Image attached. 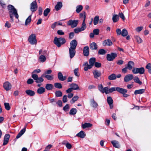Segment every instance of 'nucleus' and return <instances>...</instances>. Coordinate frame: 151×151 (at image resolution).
<instances>
[{
    "instance_id": "obj_29",
    "label": "nucleus",
    "mask_w": 151,
    "mask_h": 151,
    "mask_svg": "<svg viewBox=\"0 0 151 151\" xmlns=\"http://www.w3.org/2000/svg\"><path fill=\"white\" fill-rule=\"evenodd\" d=\"M45 88L42 87L39 88L37 90V92L38 94H42L45 92Z\"/></svg>"
},
{
    "instance_id": "obj_3",
    "label": "nucleus",
    "mask_w": 151,
    "mask_h": 151,
    "mask_svg": "<svg viewBox=\"0 0 151 151\" xmlns=\"http://www.w3.org/2000/svg\"><path fill=\"white\" fill-rule=\"evenodd\" d=\"M28 41L32 45H36L37 44V40L36 39V36L35 34H32L28 38Z\"/></svg>"
},
{
    "instance_id": "obj_52",
    "label": "nucleus",
    "mask_w": 151,
    "mask_h": 151,
    "mask_svg": "<svg viewBox=\"0 0 151 151\" xmlns=\"http://www.w3.org/2000/svg\"><path fill=\"white\" fill-rule=\"evenodd\" d=\"M135 38L138 43H140L142 42V40L139 37L137 36L135 37Z\"/></svg>"
},
{
    "instance_id": "obj_56",
    "label": "nucleus",
    "mask_w": 151,
    "mask_h": 151,
    "mask_svg": "<svg viewBox=\"0 0 151 151\" xmlns=\"http://www.w3.org/2000/svg\"><path fill=\"white\" fill-rule=\"evenodd\" d=\"M99 30L98 29H95L93 30V32L94 33V35H98L99 34Z\"/></svg>"
},
{
    "instance_id": "obj_14",
    "label": "nucleus",
    "mask_w": 151,
    "mask_h": 151,
    "mask_svg": "<svg viewBox=\"0 0 151 151\" xmlns=\"http://www.w3.org/2000/svg\"><path fill=\"white\" fill-rule=\"evenodd\" d=\"M83 54L85 56H88L89 54V49L88 46H85L83 49Z\"/></svg>"
},
{
    "instance_id": "obj_4",
    "label": "nucleus",
    "mask_w": 151,
    "mask_h": 151,
    "mask_svg": "<svg viewBox=\"0 0 151 151\" xmlns=\"http://www.w3.org/2000/svg\"><path fill=\"white\" fill-rule=\"evenodd\" d=\"M132 72L134 74L139 73L140 74H142L144 73L145 69L143 67L133 68Z\"/></svg>"
},
{
    "instance_id": "obj_44",
    "label": "nucleus",
    "mask_w": 151,
    "mask_h": 151,
    "mask_svg": "<svg viewBox=\"0 0 151 151\" xmlns=\"http://www.w3.org/2000/svg\"><path fill=\"white\" fill-rule=\"evenodd\" d=\"M50 9L48 8L46 9L44 12L43 14L45 17H46L48 15V13L50 12Z\"/></svg>"
},
{
    "instance_id": "obj_38",
    "label": "nucleus",
    "mask_w": 151,
    "mask_h": 151,
    "mask_svg": "<svg viewBox=\"0 0 151 151\" xmlns=\"http://www.w3.org/2000/svg\"><path fill=\"white\" fill-rule=\"evenodd\" d=\"M31 16L32 15H30L26 19L25 23L26 25H27L30 22L31 20Z\"/></svg>"
},
{
    "instance_id": "obj_11",
    "label": "nucleus",
    "mask_w": 151,
    "mask_h": 151,
    "mask_svg": "<svg viewBox=\"0 0 151 151\" xmlns=\"http://www.w3.org/2000/svg\"><path fill=\"white\" fill-rule=\"evenodd\" d=\"M76 49L72 48H69V53L70 58L71 59L75 55L76 53Z\"/></svg>"
},
{
    "instance_id": "obj_31",
    "label": "nucleus",
    "mask_w": 151,
    "mask_h": 151,
    "mask_svg": "<svg viewBox=\"0 0 151 151\" xmlns=\"http://www.w3.org/2000/svg\"><path fill=\"white\" fill-rule=\"evenodd\" d=\"M92 126V124L89 123H85L82 124V127L83 129L90 127Z\"/></svg>"
},
{
    "instance_id": "obj_34",
    "label": "nucleus",
    "mask_w": 151,
    "mask_h": 151,
    "mask_svg": "<svg viewBox=\"0 0 151 151\" xmlns=\"http://www.w3.org/2000/svg\"><path fill=\"white\" fill-rule=\"evenodd\" d=\"M116 78V74L113 73L108 77V79L110 80H115Z\"/></svg>"
},
{
    "instance_id": "obj_50",
    "label": "nucleus",
    "mask_w": 151,
    "mask_h": 151,
    "mask_svg": "<svg viewBox=\"0 0 151 151\" xmlns=\"http://www.w3.org/2000/svg\"><path fill=\"white\" fill-rule=\"evenodd\" d=\"M4 106L5 109L7 110H9L10 109V107L9 106V104L8 103H4Z\"/></svg>"
},
{
    "instance_id": "obj_13",
    "label": "nucleus",
    "mask_w": 151,
    "mask_h": 151,
    "mask_svg": "<svg viewBox=\"0 0 151 151\" xmlns=\"http://www.w3.org/2000/svg\"><path fill=\"white\" fill-rule=\"evenodd\" d=\"M93 73L94 78L96 79H97L98 78L100 77L101 75V72L97 70H93Z\"/></svg>"
},
{
    "instance_id": "obj_16",
    "label": "nucleus",
    "mask_w": 151,
    "mask_h": 151,
    "mask_svg": "<svg viewBox=\"0 0 151 151\" xmlns=\"http://www.w3.org/2000/svg\"><path fill=\"white\" fill-rule=\"evenodd\" d=\"M134 78L132 74H129L126 75L124 78V81L125 82H128L132 80Z\"/></svg>"
},
{
    "instance_id": "obj_10",
    "label": "nucleus",
    "mask_w": 151,
    "mask_h": 151,
    "mask_svg": "<svg viewBox=\"0 0 151 151\" xmlns=\"http://www.w3.org/2000/svg\"><path fill=\"white\" fill-rule=\"evenodd\" d=\"M3 87L6 91H9L11 89L12 86L9 82L6 81L4 83Z\"/></svg>"
},
{
    "instance_id": "obj_57",
    "label": "nucleus",
    "mask_w": 151,
    "mask_h": 151,
    "mask_svg": "<svg viewBox=\"0 0 151 151\" xmlns=\"http://www.w3.org/2000/svg\"><path fill=\"white\" fill-rule=\"evenodd\" d=\"M62 100L63 103H65L67 101L68 99L66 95H65L63 96Z\"/></svg>"
},
{
    "instance_id": "obj_39",
    "label": "nucleus",
    "mask_w": 151,
    "mask_h": 151,
    "mask_svg": "<svg viewBox=\"0 0 151 151\" xmlns=\"http://www.w3.org/2000/svg\"><path fill=\"white\" fill-rule=\"evenodd\" d=\"M46 58L44 55H40L39 58V60L41 62H44L46 60Z\"/></svg>"
},
{
    "instance_id": "obj_60",
    "label": "nucleus",
    "mask_w": 151,
    "mask_h": 151,
    "mask_svg": "<svg viewBox=\"0 0 151 151\" xmlns=\"http://www.w3.org/2000/svg\"><path fill=\"white\" fill-rule=\"evenodd\" d=\"M33 82L34 81L31 78L29 79L27 81V83L29 84H32Z\"/></svg>"
},
{
    "instance_id": "obj_9",
    "label": "nucleus",
    "mask_w": 151,
    "mask_h": 151,
    "mask_svg": "<svg viewBox=\"0 0 151 151\" xmlns=\"http://www.w3.org/2000/svg\"><path fill=\"white\" fill-rule=\"evenodd\" d=\"M117 56V54L116 53L112 52L111 54H107L106 55L107 59L109 61H112Z\"/></svg>"
},
{
    "instance_id": "obj_37",
    "label": "nucleus",
    "mask_w": 151,
    "mask_h": 151,
    "mask_svg": "<svg viewBox=\"0 0 151 151\" xmlns=\"http://www.w3.org/2000/svg\"><path fill=\"white\" fill-rule=\"evenodd\" d=\"M77 112L76 109L74 108H72L70 111L69 114L70 115H74L76 114Z\"/></svg>"
},
{
    "instance_id": "obj_22",
    "label": "nucleus",
    "mask_w": 151,
    "mask_h": 151,
    "mask_svg": "<svg viewBox=\"0 0 151 151\" xmlns=\"http://www.w3.org/2000/svg\"><path fill=\"white\" fill-rule=\"evenodd\" d=\"M103 44L104 46L108 45L110 46L112 45V42L111 40L108 39L104 40L103 42Z\"/></svg>"
},
{
    "instance_id": "obj_64",
    "label": "nucleus",
    "mask_w": 151,
    "mask_h": 151,
    "mask_svg": "<svg viewBox=\"0 0 151 151\" xmlns=\"http://www.w3.org/2000/svg\"><path fill=\"white\" fill-rule=\"evenodd\" d=\"M104 92L106 94L109 93V89L107 87H105L104 89Z\"/></svg>"
},
{
    "instance_id": "obj_59",
    "label": "nucleus",
    "mask_w": 151,
    "mask_h": 151,
    "mask_svg": "<svg viewBox=\"0 0 151 151\" xmlns=\"http://www.w3.org/2000/svg\"><path fill=\"white\" fill-rule=\"evenodd\" d=\"M117 87H112L109 89V93H112V92L116 91Z\"/></svg>"
},
{
    "instance_id": "obj_48",
    "label": "nucleus",
    "mask_w": 151,
    "mask_h": 151,
    "mask_svg": "<svg viewBox=\"0 0 151 151\" xmlns=\"http://www.w3.org/2000/svg\"><path fill=\"white\" fill-rule=\"evenodd\" d=\"M107 101L108 104H113V100L112 98L110 96H109L107 97Z\"/></svg>"
},
{
    "instance_id": "obj_45",
    "label": "nucleus",
    "mask_w": 151,
    "mask_h": 151,
    "mask_svg": "<svg viewBox=\"0 0 151 151\" xmlns=\"http://www.w3.org/2000/svg\"><path fill=\"white\" fill-rule=\"evenodd\" d=\"M55 93V96L57 97H61L63 95L62 92L60 91H56Z\"/></svg>"
},
{
    "instance_id": "obj_47",
    "label": "nucleus",
    "mask_w": 151,
    "mask_h": 151,
    "mask_svg": "<svg viewBox=\"0 0 151 151\" xmlns=\"http://www.w3.org/2000/svg\"><path fill=\"white\" fill-rule=\"evenodd\" d=\"M98 89L102 93H104V88L103 87V86L102 84H99L98 86Z\"/></svg>"
},
{
    "instance_id": "obj_20",
    "label": "nucleus",
    "mask_w": 151,
    "mask_h": 151,
    "mask_svg": "<svg viewBox=\"0 0 151 151\" xmlns=\"http://www.w3.org/2000/svg\"><path fill=\"white\" fill-rule=\"evenodd\" d=\"M26 126L24 127V128L22 129L20 131L18 134L16 136V138L17 139L20 137L26 131Z\"/></svg>"
},
{
    "instance_id": "obj_49",
    "label": "nucleus",
    "mask_w": 151,
    "mask_h": 151,
    "mask_svg": "<svg viewBox=\"0 0 151 151\" xmlns=\"http://www.w3.org/2000/svg\"><path fill=\"white\" fill-rule=\"evenodd\" d=\"M78 98L77 96H75L71 100L70 103L71 104L73 103L78 99Z\"/></svg>"
},
{
    "instance_id": "obj_28",
    "label": "nucleus",
    "mask_w": 151,
    "mask_h": 151,
    "mask_svg": "<svg viewBox=\"0 0 151 151\" xmlns=\"http://www.w3.org/2000/svg\"><path fill=\"white\" fill-rule=\"evenodd\" d=\"M70 86L72 88L73 90H79V88L78 86L75 83H72L70 85Z\"/></svg>"
},
{
    "instance_id": "obj_5",
    "label": "nucleus",
    "mask_w": 151,
    "mask_h": 151,
    "mask_svg": "<svg viewBox=\"0 0 151 151\" xmlns=\"http://www.w3.org/2000/svg\"><path fill=\"white\" fill-rule=\"evenodd\" d=\"M116 91L119 93L122 94L123 95V96L124 97L126 98L129 96V95L126 94V93L127 92V91L125 89L117 87H116Z\"/></svg>"
},
{
    "instance_id": "obj_21",
    "label": "nucleus",
    "mask_w": 151,
    "mask_h": 151,
    "mask_svg": "<svg viewBox=\"0 0 151 151\" xmlns=\"http://www.w3.org/2000/svg\"><path fill=\"white\" fill-rule=\"evenodd\" d=\"M89 47L91 50H96L98 48V45L95 42H93L90 44Z\"/></svg>"
},
{
    "instance_id": "obj_63",
    "label": "nucleus",
    "mask_w": 151,
    "mask_h": 151,
    "mask_svg": "<svg viewBox=\"0 0 151 151\" xmlns=\"http://www.w3.org/2000/svg\"><path fill=\"white\" fill-rule=\"evenodd\" d=\"M65 146L66 148L68 149H71L72 147V146L71 144L68 142L67 143Z\"/></svg>"
},
{
    "instance_id": "obj_24",
    "label": "nucleus",
    "mask_w": 151,
    "mask_h": 151,
    "mask_svg": "<svg viewBox=\"0 0 151 151\" xmlns=\"http://www.w3.org/2000/svg\"><path fill=\"white\" fill-rule=\"evenodd\" d=\"M25 92L27 95L30 96H33L35 94L34 91L29 89L26 90Z\"/></svg>"
},
{
    "instance_id": "obj_40",
    "label": "nucleus",
    "mask_w": 151,
    "mask_h": 151,
    "mask_svg": "<svg viewBox=\"0 0 151 151\" xmlns=\"http://www.w3.org/2000/svg\"><path fill=\"white\" fill-rule=\"evenodd\" d=\"M106 53V51L103 49H100L98 52V54L99 55H104Z\"/></svg>"
},
{
    "instance_id": "obj_17",
    "label": "nucleus",
    "mask_w": 151,
    "mask_h": 151,
    "mask_svg": "<svg viewBox=\"0 0 151 151\" xmlns=\"http://www.w3.org/2000/svg\"><path fill=\"white\" fill-rule=\"evenodd\" d=\"M96 61V59L95 58H92L89 60V67L90 68H92L94 65Z\"/></svg>"
},
{
    "instance_id": "obj_12",
    "label": "nucleus",
    "mask_w": 151,
    "mask_h": 151,
    "mask_svg": "<svg viewBox=\"0 0 151 151\" xmlns=\"http://www.w3.org/2000/svg\"><path fill=\"white\" fill-rule=\"evenodd\" d=\"M77 45V42L76 40H73L71 41L70 43V47L69 48L76 49Z\"/></svg>"
},
{
    "instance_id": "obj_1",
    "label": "nucleus",
    "mask_w": 151,
    "mask_h": 151,
    "mask_svg": "<svg viewBox=\"0 0 151 151\" xmlns=\"http://www.w3.org/2000/svg\"><path fill=\"white\" fill-rule=\"evenodd\" d=\"M7 9L10 18L11 19L12 22L13 21V16L16 19H18L19 16L18 14L17 10L14 8V6L12 5L9 4L7 6Z\"/></svg>"
},
{
    "instance_id": "obj_55",
    "label": "nucleus",
    "mask_w": 151,
    "mask_h": 151,
    "mask_svg": "<svg viewBox=\"0 0 151 151\" xmlns=\"http://www.w3.org/2000/svg\"><path fill=\"white\" fill-rule=\"evenodd\" d=\"M82 30H81L80 28H77L74 29V32L76 33H77L79 32L82 31Z\"/></svg>"
},
{
    "instance_id": "obj_43",
    "label": "nucleus",
    "mask_w": 151,
    "mask_h": 151,
    "mask_svg": "<svg viewBox=\"0 0 151 151\" xmlns=\"http://www.w3.org/2000/svg\"><path fill=\"white\" fill-rule=\"evenodd\" d=\"M128 35V32L127 30L125 29H123L122 31L121 35L123 37H125Z\"/></svg>"
},
{
    "instance_id": "obj_41",
    "label": "nucleus",
    "mask_w": 151,
    "mask_h": 151,
    "mask_svg": "<svg viewBox=\"0 0 151 151\" xmlns=\"http://www.w3.org/2000/svg\"><path fill=\"white\" fill-rule=\"evenodd\" d=\"M76 11L77 13H79L83 9V6L81 5H78L76 6Z\"/></svg>"
},
{
    "instance_id": "obj_7",
    "label": "nucleus",
    "mask_w": 151,
    "mask_h": 151,
    "mask_svg": "<svg viewBox=\"0 0 151 151\" xmlns=\"http://www.w3.org/2000/svg\"><path fill=\"white\" fill-rule=\"evenodd\" d=\"M78 23V20H73L70 19L67 22L68 25L71 26L72 28H73L76 27Z\"/></svg>"
},
{
    "instance_id": "obj_61",
    "label": "nucleus",
    "mask_w": 151,
    "mask_h": 151,
    "mask_svg": "<svg viewBox=\"0 0 151 151\" xmlns=\"http://www.w3.org/2000/svg\"><path fill=\"white\" fill-rule=\"evenodd\" d=\"M96 68H99L101 67V64L100 63L96 62L94 64Z\"/></svg>"
},
{
    "instance_id": "obj_19",
    "label": "nucleus",
    "mask_w": 151,
    "mask_h": 151,
    "mask_svg": "<svg viewBox=\"0 0 151 151\" xmlns=\"http://www.w3.org/2000/svg\"><path fill=\"white\" fill-rule=\"evenodd\" d=\"M134 63L132 61H129L126 67L129 70H131L133 68V67L134 66Z\"/></svg>"
},
{
    "instance_id": "obj_32",
    "label": "nucleus",
    "mask_w": 151,
    "mask_h": 151,
    "mask_svg": "<svg viewBox=\"0 0 151 151\" xmlns=\"http://www.w3.org/2000/svg\"><path fill=\"white\" fill-rule=\"evenodd\" d=\"M145 91V89H140L138 90H136L134 92V94L137 95L138 94H141L143 93Z\"/></svg>"
},
{
    "instance_id": "obj_15",
    "label": "nucleus",
    "mask_w": 151,
    "mask_h": 151,
    "mask_svg": "<svg viewBox=\"0 0 151 151\" xmlns=\"http://www.w3.org/2000/svg\"><path fill=\"white\" fill-rule=\"evenodd\" d=\"M10 137V135L9 134H7L5 135L3 144V145H5L8 143Z\"/></svg>"
},
{
    "instance_id": "obj_18",
    "label": "nucleus",
    "mask_w": 151,
    "mask_h": 151,
    "mask_svg": "<svg viewBox=\"0 0 151 151\" xmlns=\"http://www.w3.org/2000/svg\"><path fill=\"white\" fill-rule=\"evenodd\" d=\"M84 19L82 22L81 27L80 28L82 31L84 30L86 28V25L85 23V19L86 16L85 15V12H84Z\"/></svg>"
},
{
    "instance_id": "obj_42",
    "label": "nucleus",
    "mask_w": 151,
    "mask_h": 151,
    "mask_svg": "<svg viewBox=\"0 0 151 151\" xmlns=\"http://www.w3.org/2000/svg\"><path fill=\"white\" fill-rule=\"evenodd\" d=\"M134 80L135 83H138L139 85L142 84V82L141 81L138 77L136 76L134 79Z\"/></svg>"
},
{
    "instance_id": "obj_2",
    "label": "nucleus",
    "mask_w": 151,
    "mask_h": 151,
    "mask_svg": "<svg viewBox=\"0 0 151 151\" xmlns=\"http://www.w3.org/2000/svg\"><path fill=\"white\" fill-rule=\"evenodd\" d=\"M66 42L65 39L62 37L58 38L55 37L54 38L53 42L58 47H60L61 45L64 44Z\"/></svg>"
},
{
    "instance_id": "obj_30",
    "label": "nucleus",
    "mask_w": 151,
    "mask_h": 151,
    "mask_svg": "<svg viewBox=\"0 0 151 151\" xmlns=\"http://www.w3.org/2000/svg\"><path fill=\"white\" fill-rule=\"evenodd\" d=\"M91 104L92 106L94 108H96L98 106V104L94 101L93 99L90 100Z\"/></svg>"
},
{
    "instance_id": "obj_62",
    "label": "nucleus",
    "mask_w": 151,
    "mask_h": 151,
    "mask_svg": "<svg viewBox=\"0 0 151 151\" xmlns=\"http://www.w3.org/2000/svg\"><path fill=\"white\" fill-rule=\"evenodd\" d=\"M74 36V33L73 32H71L69 34V38L70 39H72L73 38Z\"/></svg>"
},
{
    "instance_id": "obj_8",
    "label": "nucleus",
    "mask_w": 151,
    "mask_h": 151,
    "mask_svg": "<svg viewBox=\"0 0 151 151\" xmlns=\"http://www.w3.org/2000/svg\"><path fill=\"white\" fill-rule=\"evenodd\" d=\"M37 9V5L36 1H33L30 4V10L32 13L36 11Z\"/></svg>"
},
{
    "instance_id": "obj_51",
    "label": "nucleus",
    "mask_w": 151,
    "mask_h": 151,
    "mask_svg": "<svg viewBox=\"0 0 151 151\" xmlns=\"http://www.w3.org/2000/svg\"><path fill=\"white\" fill-rule=\"evenodd\" d=\"M78 68H76L74 70V73L75 75L78 77H79L80 76V74L78 72Z\"/></svg>"
},
{
    "instance_id": "obj_36",
    "label": "nucleus",
    "mask_w": 151,
    "mask_h": 151,
    "mask_svg": "<svg viewBox=\"0 0 151 151\" xmlns=\"http://www.w3.org/2000/svg\"><path fill=\"white\" fill-rule=\"evenodd\" d=\"M119 19V16L118 15H114L112 17V20L114 22H117Z\"/></svg>"
},
{
    "instance_id": "obj_46",
    "label": "nucleus",
    "mask_w": 151,
    "mask_h": 151,
    "mask_svg": "<svg viewBox=\"0 0 151 151\" xmlns=\"http://www.w3.org/2000/svg\"><path fill=\"white\" fill-rule=\"evenodd\" d=\"M54 86L56 88L59 89L61 88H62V84L59 83H54Z\"/></svg>"
},
{
    "instance_id": "obj_35",
    "label": "nucleus",
    "mask_w": 151,
    "mask_h": 151,
    "mask_svg": "<svg viewBox=\"0 0 151 151\" xmlns=\"http://www.w3.org/2000/svg\"><path fill=\"white\" fill-rule=\"evenodd\" d=\"M45 88L49 90L52 89L53 88V86L51 84H47L45 86Z\"/></svg>"
},
{
    "instance_id": "obj_53",
    "label": "nucleus",
    "mask_w": 151,
    "mask_h": 151,
    "mask_svg": "<svg viewBox=\"0 0 151 151\" xmlns=\"http://www.w3.org/2000/svg\"><path fill=\"white\" fill-rule=\"evenodd\" d=\"M45 77L47 80H52L53 79V76L46 75L45 76Z\"/></svg>"
},
{
    "instance_id": "obj_25",
    "label": "nucleus",
    "mask_w": 151,
    "mask_h": 151,
    "mask_svg": "<svg viewBox=\"0 0 151 151\" xmlns=\"http://www.w3.org/2000/svg\"><path fill=\"white\" fill-rule=\"evenodd\" d=\"M111 143L113 146L116 148H119L120 147V145L118 141L113 140L111 142Z\"/></svg>"
},
{
    "instance_id": "obj_33",
    "label": "nucleus",
    "mask_w": 151,
    "mask_h": 151,
    "mask_svg": "<svg viewBox=\"0 0 151 151\" xmlns=\"http://www.w3.org/2000/svg\"><path fill=\"white\" fill-rule=\"evenodd\" d=\"M99 20V17L98 16H96L94 18L93 22L94 25L97 24Z\"/></svg>"
},
{
    "instance_id": "obj_27",
    "label": "nucleus",
    "mask_w": 151,
    "mask_h": 151,
    "mask_svg": "<svg viewBox=\"0 0 151 151\" xmlns=\"http://www.w3.org/2000/svg\"><path fill=\"white\" fill-rule=\"evenodd\" d=\"M85 132L83 131H81L76 134V136L81 138H84L86 136Z\"/></svg>"
},
{
    "instance_id": "obj_6",
    "label": "nucleus",
    "mask_w": 151,
    "mask_h": 151,
    "mask_svg": "<svg viewBox=\"0 0 151 151\" xmlns=\"http://www.w3.org/2000/svg\"><path fill=\"white\" fill-rule=\"evenodd\" d=\"M31 77L35 81V82L37 83H41L44 81V79L42 77H38V75L36 74H32Z\"/></svg>"
},
{
    "instance_id": "obj_23",
    "label": "nucleus",
    "mask_w": 151,
    "mask_h": 151,
    "mask_svg": "<svg viewBox=\"0 0 151 151\" xmlns=\"http://www.w3.org/2000/svg\"><path fill=\"white\" fill-rule=\"evenodd\" d=\"M58 79L61 81H64L66 79V77L65 76H63V75L61 72H59L58 73Z\"/></svg>"
},
{
    "instance_id": "obj_54",
    "label": "nucleus",
    "mask_w": 151,
    "mask_h": 151,
    "mask_svg": "<svg viewBox=\"0 0 151 151\" xmlns=\"http://www.w3.org/2000/svg\"><path fill=\"white\" fill-rule=\"evenodd\" d=\"M69 106L68 104H66L65 106L63 107V110L65 111H67L69 110Z\"/></svg>"
},
{
    "instance_id": "obj_58",
    "label": "nucleus",
    "mask_w": 151,
    "mask_h": 151,
    "mask_svg": "<svg viewBox=\"0 0 151 151\" xmlns=\"http://www.w3.org/2000/svg\"><path fill=\"white\" fill-rule=\"evenodd\" d=\"M119 15L120 17L123 20H124L125 19V17L124 15L122 12L119 13Z\"/></svg>"
},
{
    "instance_id": "obj_26",
    "label": "nucleus",
    "mask_w": 151,
    "mask_h": 151,
    "mask_svg": "<svg viewBox=\"0 0 151 151\" xmlns=\"http://www.w3.org/2000/svg\"><path fill=\"white\" fill-rule=\"evenodd\" d=\"M62 4L61 2H58L55 6V8L56 11L59 10L62 6Z\"/></svg>"
}]
</instances>
